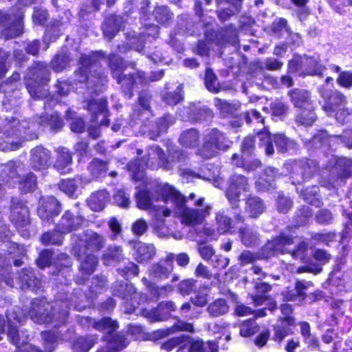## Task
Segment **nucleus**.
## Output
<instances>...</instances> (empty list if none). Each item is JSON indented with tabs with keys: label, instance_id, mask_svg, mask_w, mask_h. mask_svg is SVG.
I'll list each match as a JSON object with an SVG mask.
<instances>
[{
	"label": "nucleus",
	"instance_id": "a19ab883",
	"mask_svg": "<svg viewBox=\"0 0 352 352\" xmlns=\"http://www.w3.org/2000/svg\"><path fill=\"white\" fill-rule=\"evenodd\" d=\"M182 89V85H179L175 91L165 94L163 97L164 101L168 105L177 104L183 100Z\"/></svg>",
	"mask_w": 352,
	"mask_h": 352
},
{
	"label": "nucleus",
	"instance_id": "f704fd0d",
	"mask_svg": "<svg viewBox=\"0 0 352 352\" xmlns=\"http://www.w3.org/2000/svg\"><path fill=\"white\" fill-rule=\"evenodd\" d=\"M62 234L59 229L46 232L41 237L42 243L45 245H60L63 239Z\"/></svg>",
	"mask_w": 352,
	"mask_h": 352
},
{
	"label": "nucleus",
	"instance_id": "f8f14e48",
	"mask_svg": "<svg viewBox=\"0 0 352 352\" xmlns=\"http://www.w3.org/2000/svg\"><path fill=\"white\" fill-rule=\"evenodd\" d=\"M247 179L242 175H235L230 179V185L226 191V196L230 203L237 206L241 192L248 190Z\"/></svg>",
	"mask_w": 352,
	"mask_h": 352
},
{
	"label": "nucleus",
	"instance_id": "c03bdc74",
	"mask_svg": "<svg viewBox=\"0 0 352 352\" xmlns=\"http://www.w3.org/2000/svg\"><path fill=\"white\" fill-rule=\"evenodd\" d=\"M68 63V56L65 54H59L52 61V67L56 72H60L67 66Z\"/></svg>",
	"mask_w": 352,
	"mask_h": 352
},
{
	"label": "nucleus",
	"instance_id": "2f4dec72",
	"mask_svg": "<svg viewBox=\"0 0 352 352\" xmlns=\"http://www.w3.org/2000/svg\"><path fill=\"white\" fill-rule=\"evenodd\" d=\"M207 311L210 316L219 317L228 312L229 306L225 300L218 299L208 305Z\"/></svg>",
	"mask_w": 352,
	"mask_h": 352
},
{
	"label": "nucleus",
	"instance_id": "09e8293b",
	"mask_svg": "<svg viewBox=\"0 0 352 352\" xmlns=\"http://www.w3.org/2000/svg\"><path fill=\"white\" fill-rule=\"evenodd\" d=\"M107 107V100L105 99L93 100L88 104V110L94 113L103 112Z\"/></svg>",
	"mask_w": 352,
	"mask_h": 352
},
{
	"label": "nucleus",
	"instance_id": "37998d69",
	"mask_svg": "<svg viewBox=\"0 0 352 352\" xmlns=\"http://www.w3.org/2000/svg\"><path fill=\"white\" fill-rule=\"evenodd\" d=\"M93 339L80 337L74 344V349L76 352H88L94 345Z\"/></svg>",
	"mask_w": 352,
	"mask_h": 352
},
{
	"label": "nucleus",
	"instance_id": "680f3d73",
	"mask_svg": "<svg viewBox=\"0 0 352 352\" xmlns=\"http://www.w3.org/2000/svg\"><path fill=\"white\" fill-rule=\"evenodd\" d=\"M334 138L340 140L346 146L352 148V128L345 130L342 135H335Z\"/></svg>",
	"mask_w": 352,
	"mask_h": 352
},
{
	"label": "nucleus",
	"instance_id": "603ef678",
	"mask_svg": "<svg viewBox=\"0 0 352 352\" xmlns=\"http://www.w3.org/2000/svg\"><path fill=\"white\" fill-rule=\"evenodd\" d=\"M272 116L281 118L287 112V107L280 101H275L271 105Z\"/></svg>",
	"mask_w": 352,
	"mask_h": 352
},
{
	"label": "nucleus",
	"instance_id": "ddd939ff",
	"mask_svg": "<svg viewBox=\"0 0 352 352\" xmlns=\"http://www.w3.org/2000/svg\"><path fill=\"white\" fill-rule=\"evenodd\" d=\"M85 222V218L79 212H73L67 210L63 215L57 228L61 233H69L73 230L80 228Z\"/></svg>",
	"mask_w": 352,
	"mask_h": 352
},
{
	"label": "nucleus",
	"instance_id": "0e129e2a",
	"mask_svg": "<svg viewBox=\"0 0 352 352\" xmlns=\"http://www.w3.org/2000/svg\"><path fill=\"white\" fill-rule=\"evenodd\" d=\"M173 290V288L170 285H166L163 287H158L156 286H150L151 293L156 298H159L162 296H164L167 292H170Z\"/></svg>",
	"mask_w": 352,
	"mask_h": 352
},
{
	"label": "nucleus",
	"instance_id": "338daca9",
	"mask_svg": "<svg viewBox=\"0 0 352 352\" xmlns=\"http://www.w3.org/2000/svg\"><path fill=\"white\" fill-rule=\"evenodd\" d=\"M142 314L145 317L148 318L151 322L162 320L164 318L160 314L159 310L155 309H153L151 310L144 309L142 310Z\"/></svg>",
	"mask_w": 352,
	"mask_h": 352
},
{
	"label": "nucleus",
	"instance_id": "20e7f679",
	"mask_svg": "<svg viewBox=\"0 0 352 352\" xmlns=\"http://www.w3.org/2000/svg\"><path fill=\"white\" fill-rule=\"evenodd\" d=\"M320 92L322 97L327 98L323 109L329 116H333L340 123H346L352 120V109L349 110L344 107L346 99L342 94L333 92L328 96L322 91Z\"/></svg>",
	"mask_w": 352,
	"mask_h": 352
},
{
	"label": "nucleus",
	"instance_id": "8fccbe9b",
	"mask_svg": "<svg viewBox=\"0 0 352 352\" xmlns=\"http://www.w3.org/2000/svg\"><path fill=\"white\" fill-rule=\"evenodd\" d=\"M115 202L120 207L128 208L130 205L129 196L123 190H118L114 195Z\"/></svg>",
	"mask_w": 352,
	"mask_h": 352
},
{
	"label": "nucleus",
	"instance_id": "e2e57ef3",
	"mask_svg": "<svg viewBox=\"0 0 352 352\" xmlns=\"http://www.w3.org/2000/svg\"><path fill=\"white\" fill-rule=\"evenodd\" d=\"M245 120L247 122L263 124L264 122V118L261 116L260 113L254 109L246 113Z\"/></svg>",
	"mask_w": 352,
	"mask_h": 352
},
{
	"label": "nucleus",
	"instance_id": "3c124183",
	"mask_svg": "<svg viewBox=\"0 0 352 352\" xmlns=\"http://www.w3.org/2000/svg\"><path fill=\"white\" fill-rule=\"evenodd\" d=\"M149 156H152V159L157 158L162 165L165 166L166 168H171L170 166L168 164H165V158L163 151L158 146H153L150 148V151L148 153ZM169 162H167L166 164Z\"/></svg>",
	"mask_w": 352,
	"mask_h": 352
},
{
	"label": "nucleus",
	"instance_id": "774afa93",
	"mask_svg": "<svg viewBox=\"0 0 352 352\" xmlns=\"http://www.w3.org/2000/svg\"><path fill=\"white\" fill-rule=\"evenodd\" d=\"M317 221L321 223H330L333 219L332 214L327 210H321L316 215Z\"/></svg>",
	"mask_w": 352,
	"mask_h": 352
},
{
	"label": "nucleus",
	"instance_id": "4d7b16f0",
	"mask_svg": "<svg viewBox=\"0 0 352 352\" xmlns=\"http://www.w3.org/2000/svg\"><path fill=\"white\" fill-rule=\"evenodd\" d=\"M33 277L32 272L30 270H24L20 274L22 283H24L28 287H36L34 280L32 279Z\"/></svg>",
	"mask_w": 352,
	"mask_h": 352
},
{
	"label": "nucleus",
	"instance_id": "aec40b11",
	"mask_svg": "<svg viewBox=\"0 0 352 352\" xmlns=\"http://www.w3.org/2000/svg\"><path fill=\"white\" fill-rule=\"evenodd\" d=\"M294 326L292 317L283 318L274 326V340L281 342L287 336L292 333L290 327Z\"/></svg>",
	"mask_w": 352,
	"mask_h": 352
},
{
	"label": "nucleus",
	"instance_id": "bf43d9fd",
	"mask_svg": "<svg viewBox=\"0 0 352 352\" xmlns=\"http://www.w3.org/2000/svg\"><path fill=\"white\" fill-rule=\"evenodd\" d=\"M338 82L342 87H350L352 86V72H342L338 78Z\"/></svg>",
	"mask_w": 352,
	"mask_h": 352
},
{
	"label": "nucleus",
	"instance_id": "c756f323",
	"mask_svg": "<svg viewBox=\"0 0 352 352\" xmlns=\"http://www.w3.org/2000/svg\"><path fill=\"white\" fill-rule=\"evenodd\" d=\"M175 123V118L168 115L159 119L155 126L151 129V138L158 136L160 133L166 132L167 129Z\"/></svg>",
	"mask_w": 352,
	"mask_h": 352
},
{
	"label": "nucleus",
	"instance_id": "58836bf2",
	"mask_svg": "<svg viewBox=\"0 0 352 352\" xmlns=\"http://www.w3.org/2000/svg\"><path fill=\"white\" fill-rule=\"evenodd\" d=\"M216 221L218 226L217 230L221 234L228 232L232 228L230 219L225 215L223 212H219L217 214Z\"/></svg>",
	"mask_w": 352,
	"mask_h": 352
},
{
	"label": "nucleus",
	"instance_id": "dca6fc26",
	"mask_svg": "<svg viewBox=\"0 0 352 352\" xmlns=\"http://www.w3.org/2000/svg\"><path fill=\"white\" fill-rule=\"evenodd\" d=\"M50 152L42 146L32 150L31 163L33 168L42 170L50 164Z\"/></svg>",
	"mask_w": 352,
	"mask_h": 352
},
{
	"label": "nucleus",
	"instance_id": "de8ad7c7",
	"mask_svg": "<svg viewBox=\"0 0 352 352\" xmlns=\"http://www.w3.org/2000/svg\"><path fill=\"white\" fill-rule=\"evenodd\" d=\"M59 188L65 194L72 197L77 189V186L74 179H67L61 181L59 184Z\"/></svg>",
	"mask_w": 352,
	"mask_h": 352
},
{
	"label": "nucleus",
	"instance_id": "864d4df0",
	"mask_svg": "<svg viewBox=\"0 0 352 352\" xmlns=\"http://www.w3.org/2000/svg\"><path fill=\"white\" fill-rule=\"evenodd\" d=\"M292 206V201L286 197L278 195L277 199V208L278 211L281 212H287Z\"/></svg>",
	"mask_w": 352,
	"mask_h": 352
},
{
	"label": "nucleus",
	"instance_id": "13d9d810",
	"mask_svg": "<svg viewBox=\"0 0 352 352\" xmlns=\"http://www.w3.org/2000/svg\"><path fill=\"white\" fill-rule=\"evenodd\" d=\"M185 337H175L162 344V348L167 351L173 350L175 346L184 342Z\"/></svg>",
	"mask_w": 352,
	"mask_h": 352
},
{
	"label": "nucleus",
	"instance_id": "9d476101",
	"mask_svg": "<svg viewBox=\"0 0 352 352\" xmlns=\"http://www.w3.org/2000/svg\"><path fill=\"white\" fill-rule=\"evenodd\" d=\"M174 255L168 254L164 259L153 264L149 268V276L155 280L167 278L173 270Z\"/></svg>",
	"mask_w": 352,
	"mask_h": 352
},
{
	"label": "nucleus",
	"instance_id": "72a5a7b5",
	"mask_svg": "<svg viewBox=\"0 0 352 352\" xmlns=\"http://www.w3.org/2000/svg\"><path fill=\"white\" fill-rule=\"evenodd\" d=\"M242 243L246 246L255 245L258 238L256 234L250 228H242L239 230Z\"/></svg>",
	"mask_w": 352,
	"mask_h": 352
},
{
	"label": "nucleus",
	"instance_id": "c9c22d12",
	"mask_svg": "<svg viewBox=\"0 0 352 352\" xmlns=\"http://www.w3.org/2000/svg\"><path fill=\"white\" fill-rule=\"evenodd\" d=\"M135 201L138 208L141 210H148L151 208L152 200L146 190L138 191L135 195Z\"/></svg>",
	"mask_w": 352,
	"mask_h": 352
},
{
	"label": "nucleus",
	"instance_id": "4468645a",
	"mask_svg": "<svg viewBox=\"0 0 352 352\" xmlns=\"http://www.w3.org/2000/svg\"><path fill=\"white\" fill-rule=\"evenodd\" d=\"M10 219L19 228L28 225L30 219L28 207L21 201L16 199L13 200L11 206Z\"/></svg>",
	"mask_w": 352,
	"mask_h": 352
},
{
	"label": "nucleus",
	"instance_id": "ea45409f",
	"mask_svg": "<svg viewBox=\"0 0 352 352\" xmlns=\"http://www.w3.org/2000/svg\"><path fill=\"white\" fill-rule=\"evenodd\" d=\"M129 343V340L124 336L118 333L110 340L109 348L114 351H120L125 348Z\"/></svg>",
	"mask_w": 352,
	"mask_h": 352
},
{
	"label": "nucleus",
	"instance_id": "bb28decb",
	"mask_svg": "<svg viewBox=\"0 0 352 352\" xmlns=\"http://www.w3.org/2000/svg\"><path fill=\"white\" fill-rule=\"evenodd\" d=\"M72 157L69 151L65 148L58 150V156L54 164L55 168L61 173L69 171L67 167L72 164Z\"/></svg>",
	"mask_w": 352,
	"mask_h": 352
},
{
	"label": "nucleus",
	"instance_id": "052dcab7",
	"mask_svg": "<svg viewBox=\"0 0 352 352\" xmlns=\"http://www.w3.org/2000/svg\"><path fill=\"white\" fill-rule=\"evenodd\" d=\"M302 59V56H295L289 63V70L294 72L301 70L303 73L304 65Z\"/></svg>",
	"mask_w": 352,
	"mask_h": 352
},
{
	"label": "nucleus",
	"instance_id": "f03ea898",
	"mask_svg": "<svg viewBox=\"0 0 352 352\" xmlns=\"http://www.w3.org/2000/svg\"><path fill=\"white\" fill-rule=\"evenodd\" d=\"M69 311V304L67 300H56L53 305L45 299H34L32 300L29 311L32 320L38 324L52 323L57 322L55 327L66 322Z\"/></svg>",
	"mask_w": 352,
	"mask_h": 352
},
{
	"label": "nucleus",
	"instance_id": "a18cd8bd",
	"mask_svg": "<svg viewBox=\"0 0 352 352\" xmlns=\"http://www.w3.org/2000/svg\"><path fill=\"white\" fill-rule=\"evenodd\" d=\"M156 21L160 23H165L170 19V13L165 6L157 7L154 11Z\"/></svg>",
	"mask_w": 352,
	"mask_h": 352
},
{
	"label": "nucleus",
	"instance_id": "9b49d317",
	"mask_svg": "<svg viewBox=\"0 0 352 352\" xmlns=\"http://www.w3.org/2000/svg\"><path fill=\"white\" fill-rule=\"evenodd\" d=\"M60 204L54 197H43L40 199L38 207L39 217L45 221L58 214Z\"/></svg>",
	"mask_w": 352,
	"mask_h": 352
},
{
	"label": "nucleus",
	"instance_id": "b1692460",
	"mask_svg": "<svg viewBox=\"0 0 352 352\" xmlns=\"http://www.w3.org/2000/svg\"><path fill=\"white\" fill-rule=\"evenodd\" d=\"M98 53H93L91 55L82 56L80 58L81 67L76 72V75L78 76V80L80 82H85L89 79L87 74L88 66H91L96 63V59L98 58Z\"/></svg>",
	"mask_w": 352,
	"mask_h": 352
},
{
	"label": "nucleus",
	"instance_id": "6e6552de",
	"mask_svg": "<svg viewBox=\"0 0 352 352\" xmlns=\"http://www.w3.org/2000/svg\"><path fill=\"white\" fill-rule=\"evenodd\" d=\"M257 138H258L261 146H264L265 153L267 155H272L274 153V147L272 142H274L277 148L282 153L285 152L288 147L292 144V142L289 141L284 135L277 134L273 137L267 131H262L257 133Z\"/></svg>",
	"mask_w": 352,
	"mask_h": 352
},
{
	"label": "nucleus",
	"instance_id": "0eeeda50",
	"mask_svg": "<svg viewBox=\"0 0 352 352\" xmlns=\"http://www.w3.org/2000/svg\"><path fill=\"white\" fill-rule=\"evenodd\" d=\"M83 237L74 247L75 253L92 254L100 251L106 243V239L102 234L92 230L86 231Z\"/></svg>",
	"mask_w": 352,
	"mask_h": 352
},
{
	"label": "nucleus",
	"instance_id": "39448f33",
	"mask_svg": "<svg viewBox=\"0 0 352 352\" xmlns=\"http://www.w3.org/2000/svg\"><path fill=\"white\" fill-rule=\"evenodd\" d=\"M293 239L280 235L266 245V248L272 251V254L275 255L279 253H289L295 258H299L302 261L306 263V252L307 250V245L305 242L302 241L297 245L296 249L292 250L289 248V245L293 244Z\"/></svg>",
	"mask_w": 352,
	"mask_h": 352
},
{
	"label": "nucleus",
	"instance_id": "cd10ccee",
	"mask_svg": "<svg viewBox=\"0 0 352 352\" xmlns=\"http://www.w3.org/2000/svg\"><path fill=\"white\" fill-rule=\"evenodd\" d=\"M122 18L120 16H111L107 19L102 25V30L104 36L109 39L112 38L120 30Z\"/></svg>",
	"mask_w": 352,
	"mask_h": 352
},
{
	"label": "nucleus",
	"instance_id": "4be33fe9",
	"mask_svg": "<svg viewBox=\"0 0 352 352\" xmlns=\"http://www.w3.org/2000/svg\"><path fill=\"white\" fill-rule=\"evenodd\" d=\"M217 346L214 342L204 344L202 341L195 340L189 346H182L177 352H217Z\"/></svg>",
	"mask_w": 352,
	"mask_h": 352
},
{
	"label": "nucleus",
	"instance_id": "e433bc0d",
	"mask_svg": "<svg viewBox=\"0 0 352 352\" xmlns=\"http://www.w3.org/2000/svg\"><path fill=\"white\" fill-rule=\"evenodd\" d=\"M258 326L254 320L243 322L240 327V334L243 337H250L258 332Z\"/></svg>",
	"mask_w": 352,
	"mask_h": 352
},
{
	"label": "nucleus",
	"instance_id": "5701e85b",
	"mask_svg": "<svg viewBox=\"0 0 352 352\" xmlns=\"http://www.w3.org/2000/svg\"><path fill=\"white\" fill-rule=\"evenodd\" d=\"M75 254H76L80 260V268L83 273L91 274L95 271L98 261V258L93 254L80 253L79 254L78 253H75Z\"/></svg>",
	"mask_w": 352,
	"mask_h": 352
},
{
	"label": "nucleus",
	"instance_id": "6e6d98bb",
	"mask_svg": "<svg viewBox=\"0 0 352 352\" xmlns=\"http://www.w3.org/2000/svg\"><path fill=\"white\" fill-rule=\"evenodd\" d=\"M147 223L142 219H138L132 226V232L137 235L143 234L147 230Z\"/></svg>",
	"mask_w": 352,
	"mask_h": 352
},
{
	"label": "nucleus",
	"instance_id": "c85d7f7f",
	"mask_svg": "<svg viewBox=\"0 0 352 352\" xmlns=\"http://www.w3.org/2000/svg\"><path fill=\"white\" fill-rule=\"evenodd\" d=\"M200 135L195 129L184 131L179 139L180 144L187 148L196 146L199 141Z\"/></svg>",
	"mask_w": 352,
	"mask_h": 352
},
{
	"label": "nucleus",
	"instance_id": "5fc2aeb1",
	"mask_svg": "<svg viewBox=\"0 0 352 352\" xmlns=\"http://www.w3.org/2000/svg\"><path fill=\"white\" fill-rule=\"evenodd\" d=\"M193 325L191 323L184 322L179 320L171 329H168V333H173L177 331H186L188 332H193Z\"/></svg>",
	"mask_w": 352,
	"mask_h": 352
},
{
	"label": "nucleus",
	"instance_id": "f257e3e1",
	"mask_svg": "<svg viewBox=\"0 0 352 352\" xmlns=\"http://www.w3.org/2000/svg\"><path fill=\"white\" fill-rule=\"evenodd\" d=\"M156 192L164 201H170L174 205L175 213L182 218V223L187 226L201 223L204 217L210 213L211 207L207 206L204 210H194L185 206V198L173 186L168 184L157 186Z\"/></svg>",
	"mask_w": 352,
	"mask_h": 352
},
{
	"label": "nucleus",
	"instance_id": "7c9ffc66",
	"mask_svg": "<svg viewBox=\"0 0 352 352\" xmlns=\"http://www.w3.org/2000/svg\"><path fill=\"white\" fill-rule=\"evenodd\" d=\"M122 258V248L117 245L109 247L102 257L103 263L106 265H110L112 262H119Z\"/></svg>",
	"mask_w": 352,
	"mask_h": 352
},
{
	"label": "nucleus",
	"instance_id": "4c0bfd02",
	"mask_svg": "<svg viewBox=\"0 0 352 352\" xmlns=\"http://www.w3.org/2000/svg\"><path fill=\"white\" fill-rule=\"evenodd\" d=\"M94 327L99 331H106L108 333L114 331L118 327L116 321L109 318H104L94 323Z\"/></svg>",
	"mask_w": 352,
	"mask_h": 352
},
{
	"label": "nucleus",
	"instance_id": "7ed1b4c3",
	"mask_svg": "<svg viewBox=\"0 0 352 352\" xmlns=\"http://www.w3.org/2000/svg\"><path fill=\"white\" fill-rule=\"evenodd\" d=\"M294 105L299 109L296 120L305 126H311L316 120L314 108L310 100L311 96L305 89H295L289 92Z\"/></svg>",
	"mask_w": 352,
	"mask_h": 352
},
{
	"label": "nucleus",
	"instance_id": "69168bd1",
	"mask_svg": "<svg viewBox=\"0 0 352 352\" xmlns=\"http://www.w3.org/2000/svg\"><path fill=\"white\" fill-rule=\"evenodd\" d=\"M264 65L265 69L268 70H279L283 65V63L277 59L268 58L265 59Z\"/></svg>",
	"mask_w": 352,
	"mask_h": 352
},
{
	"label": "nucleus",
	"instance_id": "79ce46f5",
	"mask_svg": "<svg viewBox=\"0 0 352 352\" xmlns=\"http://www.w3.org/2000/svg\"><path fill=\"white\" fill-rule=\"evenodd\" d=\"M342 170L341 174L343 177H348L352 175V160L341 157L336 160V168Z\"/></svg>",
	"mask_w": 352,
	"mask_h": 352
},
{
	"label": "nucleus",
	"instance_id": "6ab92c4d",
	"mask_svg": "<svg viewBox=\"0 0 352 352\" xmlns=\"http://www.w3.org/2000/svg\"><path fill=\"white\" fill-rule=\"evenodd\" d=\"M110 201L109 194L104 190L92 193L88 200V205L94 211H101Z\"/></svg>",
	"mask_w": 352,
	"mask_h": 352
},
{
	"label": "nucleus",
	"instance_id": "1a4fd4ad",
	"mask_svg": "<svg viewBox=\"0 0 352 352\" xmlns=\"http://www.w3.org/2000/svg\"><path fill=\"white\" fill-rule=\"evenodd\" d=\"M291 167L294 184L302 183L306 179L311 177L318 170V166L313 160L294 162Z\"/></svg>",
	"mask_w": 352,
	"mask_h": 352
},
{
	"label": "nucleus",
	"instance_id": "49530a36",
	"mask_svg": "<svg viewBox=\"0 0 352 352\" xmlns=\"http://www.w3.org/2000/svg\"><path fill=\"white\" fill-rule=\"evenodd\" d=\"M20 188L24 191L30 192L34 190L36 188V178L32 173L28 174L25 178L20 182Z\"/></svg>",
	"mask_w": 352,
	"mask_h": 352
},
{
	"label": "nucleus",
	"instance_id": "2eb2a0df",
	"mask_svg": "<svg viewBox=\"0 0 352 352\" xmlns=\"http://www.w3.org/2000/svg\"><path fill=\"white\" fill-rule=\"evenodd\" d=\"M121 65L122 60L118 56H113L110 58L109 66L113 71V76L117 78L119 83L129 84L131 87H134L138 83L143 82L142 76H132L130 79H126L125 76L122 78L120 74V72L122 69Z\"/></svg>",
	"mask_w": 352,
	"mask_h": 352
},
{
	"label": "nucleus",
	"instance_id": "412c9836",
	"mask_svg": "<svg viewBox=\"0 0 352 352\" xmlns=\"http://www.w3.org/2000/svg\"><path fill=\"white\" fill-rule=\"evenodd\" d=\"M265 209L263 201L258 197H249L245 202V212L250 217L256 218Z\"/></svg>",
	"mask_w": 352,
	"mask_h": 352
},
{
	"label": "nucleus",
	"instance_id": "a211bd4d",
	"mask_svg": "<svg viewBox=\"0 0 352 352\" xmlns=\"http://www.w3.org/2000/svg\"><path fill=\"white\" fill-rule=\"evenodd\" d=\"M134 248L135 249V258L139 263L150 261L156 253L155 248L153 244L138 241L135 243Z\"/></svg>",
	"mask_w": 352,
	"mask_h": 352
},
{
	"label": "nucleus",
	"instance_id": "473e14b6",
	"mask_svg": "<svg viewBox=\"0 0 352 352\" xmlns=\"http://www.w3.org/2000/svg\"><path fill=\"white\" fill-rule=\"evenodd\" d=\"M88 170L94 178L104 176L107 170V163L98 159H94L88 166Z\"/></svg>",
	"mask_w": 352,
	"mask_h": 352
},
{
	"label": "nucleus",
	"instance_id": "f3484780",
	"mask_svg": "<svg viewBox=\"0 0 352 352\" xmlns=\"http://www.w3.org/2000/svg\"><path fill=\"white\" fill-rule=\"evenodd\" d=\"M5 129H3L5 132L8 133L9 129L12 128L14 126H18L17 131L19 133L20 135L23 134V138L25 140H31L35 138H37V135L32 131H28L30 128H34V124H32V126H28L26 122H19L15 118H11L10 120L6 119L5 120Z\"/></svg>",
	"mask_w": 352,
	"mask_h": 352
},
{
	"label": "nucleus",
	"instance_id": "393cba45",
	"mask_svg": "<svg viewBox=\"0 0 352 352\" xmlns=\"http://www.w3.org/2000/svg\"><path fill=\"white\" fill-rule=\"evenodd\" d=\"M302 63H303V74L306 75L321 76L324 67L318 63L317 58L302 56Z\"/></svg>",
	"mask_w": 352,
	"mask_h": 352
},
{
	"label": "nucleus",
	"instance_id": "423d86ee",
	"mask_svg": "<svg viewBox=\"0 0 352 352\" xmlns=\"http://www.w3.org/2000/svg\"><path fill=\"white\" fill-rule=\"evenodd\" d=\"M230 142L224 135L217 129L210 131L204 138V142L199 155L204 158H210L217 155L219 150H226L229 147Z\"/></svg>",
	"mask_w": 352,
	"mask_h": 352
},
{
	"label": "nucleus",
	"instance_id": "a878e982",
	"mask_svg": "<svg viewBox=\"0 0 352 352\" xmlns=\"http://www.w3.org/2000/svg\"><path fill=\"white\" fill-rule=\"evenodd\" d=\"M241 1L242 0H226L221 10L218 11L219 19L223 21L238 13L241 9Z\"/></svg>",
	"mask_w": 352,
	"mask_h": 352
}]
</instances>
